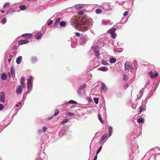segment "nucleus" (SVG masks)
Listing matches in <instances>:
<instances>
[{"instance_id": "obj_1", "label": "nucleus", "mask_w": 160, "mask_h": 160, "mask_svg": "<svg viewBox=\"0 0 160 160\" xmlns=\"http://www.w3.org/2000/svg\"><path fill=\"white\" fill-rule=\"evenodd\" d=\"M71 23L73 27L78 28L79 30L82 31L87 30L92 25L88 20H81L77 17H74L72 19Z\"/></svg>"}, {"instance_id": "obj_2", "label": "nucleus", "mask_w": 160, "mask_h": 160, "mask_svg": "<svg viewBox=\"0 0 160 160\" xmlns=\"http://www.w3.org/2000/svg\"><path fill=\"white\" fill-rule=\"evenodd\" d=\"M124 67L125 71L131 70L132 68V63L129 62H127L125 63Z\"/></svg>"}, {"instance_id": "obj_3", "label": "nucleus", "mask_w": 160, "mask_h": 160, "mask_svg": "<svg viewBox=\"0 0 160 160\" xmlns=\"http://www.w3.org/2000/svg\"><path fill=\"white\" fill-rule=\"evenodd\" d=\"M22 88L21 86L19 85L17 88L16 92L18 94H20L22 92Z\"/></svg>"}, {"instance_id": "obj_4", "label": "nucleus", "mask_w": 160, "mask_h": 160, "mask_svg": "<svg viewBox=\"0 0 160 160\" xmlns=\"http://www.w3.org/2000/svg\"><path fill=\"white\" fill-rule=\"evenodd\" d=\"M47 145V144L45 142V141H42V144L41 145L40 148L41 150H43L45 148L46 146Z\"/></svg>"}, {"instance_id": "obj_5", "label": "nucleus", "mask_w": 160, "mask_h": 160, "mask_svg": "<svg viewBox=\"0 0 160 160\" xmlns=\"http://www.w3.org/2000/svg\"><path fill=\"white\" fill-rule=\"evenodd\" d=\"M21 83V86L23 88H26V84L24 82L25 81V78L24 77H22L20 79Z\"/></svg>"}, {"instance_id": "obj_6", "label": "nucleus", "mask_w": 160, "mask_h": 160, "mask_svg": "<svg viewBox=\"0 0 160 160\" xmlns=\"http://www.w3.org/2000/svg\"><path fill=\"white\" fill-rule=\"evenodd\" d=\"M29 42V41L27 40H24L19 41L18 42V44L19 45H21L23 44H25L28 43Z\"/></svg>"}, {"instance_id": "obj_7", "label": "nucleus", "mask_w": 160, "mask_h": 160, "mask_svg": "<svg viewBox=\"0 0 160 160\" xmlns=\"http://www.w3.org/2000/svg\"><path fill=\"white\" fill-rule=\"evenodd\" d=\"M22 36L26 39H29L31 38L32 35V34L26 33L22 35Z\"/></svg>"}, {"instance_id": "obj_8", "label": "nucleus", "mask_w": 160, "mask_h": 160, "mask_svg": "<svg viewBox=\"0 0 160 160\" xmlns=\"http://www.w3.org/2000/svg\"><path fill=\"white\" fill-rule=\"evenodd\" d=\"M22 57L21 56H19L16 59V62L17 64H20L22 61Z\"/></svg>"}, {"instance_id": "obj_9", "label": "nucleus", "mask_w": 160, "mask_h": 160, "mask_svg": "<svg viewBox=\"0 0 160 160\" xmlns=\"http://www.w3.org/2000/svg\"><path fill=\"white\" fill-rule=\"evenodd\" d=\"M42 34L41 32L38 33L35 36V38L37 39H40L42 36Z\"/></svg>"}, {"instance_id": "obj_10", "label": "nucleus", "mask_w": 160, "mask_h": 160, "mask_svg": "<svg viewBox=\"0 0 160 160\" xmlns=\"http://www.w3.org/2000/svg\"><path fill=\"white\" fill-rule=\"evenodd\" d=\"M32 86V82H27V87L28 90L31 89Z\"/></svg>"}, {"instance_id": "obj_11", "label": "nucleus", "mask_w": 160, "mask_h": 160, "mask_svg": "<svg viewBox=\"0 0 160 160\" xmlns=\"http://www.w3.org/2000/svg\"><path fill=\"white\" fill-rule=\"evenodd\" d=\"M10 72L12 77H14L15 76L14 74V70L13 67L12 66L10 68Z\"/></svg>"}, {"instance_id": "obj_12", "label": "nucleus", "mask_w": 160, "mask_h": 160, "mask_svg": "<svg viewBox=\"0 0 160 160\" xmlns=\"http://www.w3.org/2000/svg\"><path fill=\"white\" fill-rule=\"evenodd\" d=\"M46 156V154L44 152H42L40 153L39 156L42 160H44Z\"/></svg>"}, {"instance_id": "obj_13", "label": "nucleus", "mask_w": 160, "mask_h": 160, "mask_svg": "<svg viewBox=\"0 0 160 160\" xmlns=\"http://www.w3.org/2000/svg\"><path fill=\"white\" fill-rule=\"evenodd\" d=\"M2 93H3V95H1L0 96V101L2 102L3 103L5 102V97L4 96V93L3 92H2Z\"/></svg>"}, {"instance_id": "obj_14", "label": "nucleus", "mask_w": 160, "mask_h": 160, "mask_svg": "<svg viewBox=\"0 0 160 160\" xmlns=\"http://www.w3.org/2000/svg\"><path fill=\"white\" fill-rule=\"evenodd\" d=\"M116 30V29L115 28H112L110 29L109 30H108V33L111 34V33L115 32V31Z\"/></svg>"}, {"instance_id": "obj_15", "label": "nucleus", "mask_w": 160, "mask_h": 160, "mask_svg": "<svg viewBox=\"0 0 160 160\" xmlns=\"http://www.w3.org/2000/svg\"><path fill=\"white\" fill-rule=\"evenodd\" d=\"M109 61L111 63H114L116 62V60L114 58H110Z\"/></svg>"}, {"instance_id": "obj_16", "label": "nucleus", "mask_w": 160, "mask_h": 160, "mask_svg": "<svg viewBox=\"0 0 160 160\" xmlns=\"http://www.w3.org/2000/svg\"><path fill=\"white\" fill-rule=\"evenodd\" d=\"M7 75L4 73L2 74L1 76V78L3 80H6L7 79Z\"/></svg>"}, {"instance_id": "obj_17", "label": "nucleus", "mask_w": 160, "mask_h": 160, "mask_svg": "<svg viewBox=\"0 0 160 160\" xmlns=\"http://www.w3.org/2000/svg\"><path fill=\"white\" fill-rule=\"evenodd\" d=\"M112 132V127H109V136L110 137L111 136Z\"/></svg>"}, {"instance_id": "obj_18", "label": "nucleus", "mask_w": 160, "mask_h": 160, "mask_svg": "<svg viewBox=\"0 0 160 160\" xmlns=\"http://www.w3.org/2000/svg\"><path fill=\"white\" fill-rule=\"evenodd\" d=\"M19 8L22 10H24L27 8V7L25 5H21L20 6Z\"/></svg>"}, {"instance_id": "obj_19", "label": "nucleus", "mask_w": 160, "mask_h": 160, "mask_svg": "<svg viewBox=\"0 0 160 160\" xmlns=\"http://www.w3.org/2000/svg\"><path fill=\"white\" fill-rule=\"evenodd\" d=\"M101 85L102 86L101 88V91H105V87L104 83L103 82H102L101 83Z\"/></svg>"}, {"instance_id": "obj_20", "label": "nucleus", "mask_w": 160, "mask_h": 160, "mask_svg": "<svg viewBox=\"0 0 160 160\" xmlns=\"http://www.w3.org/2000/svg\"><path fill=\"white\" fill-rule=\"evenodd\" d=\"M139 112L138 113V114H140L144 110V107L142 106H141L139 107Z\"/></svg>"}, {"instance_id": "obj_21", "label": "nucleus", "mask_w": 160, "mask_h": 160, "mask_svg": "<svg viewBox=\"0 0 160 160\" xmlns=\"http://www.w3.org/2000/svg\"><path fill=\"white\" fill-rule=\"evenodd\" d=\"M102 12V9L99 8L96 9L95 10V12L97 14H99L101 13Z\"/></svg>"}, {"instance_id": "obj_22", "label": "nucleus", "mask_w": 160, "mask_h": 160, "mask_svg": "<svg viewBox=\"0 0 160 160\" xmlns=\"http://www.w3.org/2000/svg\"><path fill=\"white\" fill-rule=\"evenodd\" d=\"M144 122V120L142 118H139L137 120V122L139 123H141Z\"/></svg>"}, {"instance_id": "obj_23", "label": "nucleus", "mask_w": 160, "mask_h": 160, "mask_svg": "<svg viewBox=\"0 0 160 160\" xmlns=\"http://www.w3.org/2000/svg\"><path fill=\"white\" fill-rule=\"evenodd\" d=\"M86 87V85L85 84H83L79 88V90H82L84 89Z\"/></svg>"}, {"instance_id": "obj_24", "label": "nucleus", "mask_w": 160, "mask_h": 160, "mask_svg": "<svg viewBox=\"0 0 160 160\" xmlns=\"http://www.w3.org/2000/svg\"><path fill=\"white\" fill-rule=\"evenodd\" d=\"M60 25L61 26L63 27L66 24V23L64 21H62L60 22Z\"/></svg>"}, {"instance_id": "obj_25", "label": "nucleus", "mask_w": 160, "mask_h": 160, "mask_svg": "<svg viewBox=\"0 0 160 160\" xmlns=\"http://www.w3.org/2000/svg\"><path fill=\"white\" fill-rule=\"evenodd\" d=\"M101 62L102 64L103 65H108V63H107L106 61L104 60H101Z\"/></svg>"}, {"instance_id": "obj_26", "label": "nucleus", "mask_w": 160, "mask_h": 160, "mask_svg": "<svg viewBox=\"0 0 160 160\" xmlns=\"http://www.w3.org/2000/svg\"><path fill=\"white\" fill-rule=\"evenodd\" d=\"M98 119H99L100 121L101 122L103 123L104 122V121L102 119V118H101V116H100V114H98Z\"/></svg>"}, {"instance_id": "obj_27", "label": "nucleus", "mask_w": 160, "mask_h": 160, "mask_svg": "<svg viewBox=\"0 0 160 160\" xmlns=\"http://www.w3.org/2000/svg\"><path fill=\"white\" fill-rule=\"evenodd\" d=\"M98 100L99 98H93V100L94 101V102L97 104H98Z\"/></svg>"}, {"instance_id": "obj_28", "label": "nucleus", "mask_w": 160, "mask_h": 160, "mask_svg": "<svg viewBox=\"0 0 160 160\" xmlns=\"http://www.w3.org/2000/svg\"><path fill=\"white\" fill-rule=\"evenodd\" d=\"M95 55L96 56H99L100 55V53L99 52V51L98 50H94Z\"/></svg>"}, {"instance_id": "obj_29", "label": "nucleus", "mask_w": 160, "mask_h": 160, "mask_svg": "<svg viewBox=\"0 0 160 160\" xmlns=\"http://www.w3.org/2000/svg\"><path fill=\"white\" fill-rule=\"evenodd\" d=\"M98 70L100 71H105L107 70V68L104 67H102L101 68H99Z\"/></svg>"}, {"instance_id": "obj_30", "label": "nucleus", "mask_w": 160, "mask_h": 160, "mask_svg": "<svg viewBox=\"0 0 160 160\" xmlns=\"http://www.w3.org/2000/svg\"><path fill=\"white\" fill-rule=\"evenodd\" d=\"M59 113V111L58 110V109H56L55 110V113L53 115V117H55L56 116H57Z\"/></svg>"}, {"instance_id": "obj_31", "label": "nucleus", "mask_w": 160, "mask_h": 160, "mask_svg": "<svg viewBox=\"0 0 160 160\" xmlns=\"http://www.w3.org/2000/svg\"><path fill=\"white\" fill-rule=\"evenodd\" d=\"M102 148V146L99 147V148L98 149L97 151V152H96L97 154H98L99 153V152L101 151Z\"/></svg>"}, {"instance_id": "obj_32", "label": "nucleus", "mask_w": 160, "mask_h": 160, "mask_svg": "<svg viewBox=\"0 0 160 160\" xmlns=\"http://www.w3.org/2000/svg\"><path fill=\"white\" fill-rule=\"evenodd\" d=\"M7 21V19L5 18H3L2 19L1 22L3 24H4Z\"/></svg>"}, {"instance_id": "obj_33", "label": "nucleus", "mask_w": 160, "mask_h": 160, "mask_svg": "<svg viewBox=\"0 0 160 160\" xmlns=\"http://www.w3.org/2000/svg\"><path fill=\"white\" fill-rule=\"evenodd\" d=\"M108 134L107 133H106L104 134L102 137L101 138V140H104L106 137L107 136Z\"/></svg>"}, {"instance_id": "obj_34", "label": "nucleus", "mask_w": 160, "mask_h": 160, "mask_svg": "<svg viewBox=\"0 0 160 160\" xmlns=\"http://www.w3.org/2000/svg\"><path fill=\"white\" fill-rule=\"evenodd\" d=\"M68 102L72 104H77V102L76 101L72 100H71L69 101Z\"/></svg>"}, {"instance_id": "obj_35", "label": "nucleus", "mask_w": 160, "mask_h": 160, "mask_svg": "<svg viewBox=\"0 0 160 160\" xmlns=\"http://www.w3.org/2000/svg\"><path fill=\"white\" fill-rule=\"evenodd\" d=\"M149 74L150 75V78H152V77H154V75L153 72L152 71H150V72H149Z\"/></svg>"}, {"instance_id": "obj_36", "label": "nucleus", "mask_w": 160, "mask_h": 160, "mask_svg": "<svg viewBox=\"0 0 160 160\" xmlns=\"http://www.w3.org/2000/svg\"><path fill=\"white\" fill-rule=\"evenodd\" d=\"M81 6L82 5L81 4H78L75 6V8L77 9H79L81 8Z\"/></svg>"}, {"instance_id": "obj_37", "label": "nucleus", "mask_w": 160, "mask_h": 160, "mask_svg": "<svg viewBox=\"0 0 160 160\" xmlns=\"http://www.w3.org/2000/svg\"><path fill=\"white\" fill-rule=\"evenodd\" d=\"M33 79V78L31 76H29V79H28V82H32V80Z\"/></svg>"}, {"instance_id": "obj_38", "label": "nucleus", "mask_w": 160, "mask_h": 160, "mask_svg": "<svg viewBox=\"0 0 160 160\" xmlns=\"http://www.w3.org/2000/svg\"><path fill=\"white\" fill-rule=\"evenodd\" d=\"M111 34L112 37L113 38H116V34L115 32L111 33Z\"/></svg>"}, {"instance_id": "obj_39", "label": "nucleus", "mask_w": 160, "mask_h": 160, "mask_svg": "<svg viewBox=\"0 0 160 160\" xmlns=\"http://www.w3.org/2000/svg\"><path fill=\"white\" fill-rule=\"evenodd\" d=\"M158 73L155 72V74H154V77H152V79H153L154 78H155L158 77Z\"/></svg>"}, {"instance_id": "obj_40", "label": "nucleus", "mask_w": 160, "mask_h": 160, "mask_svg": "<svg viewBox=\"0 0 160 160\" xmlns=\"http://www.w3.org/2000/svg\"><path fill=\"white\" fill-rule=\"evenodd\" d=\"M128 77L127 75H123V79L124 80L127 81V79H128Z\"/></svg>"}, {"instance_id": "obj_41", "label": "nucleus", "mask_w": 160, "mask_h": 160, "mask_svg": "<svg viewBox=\"0 0 160 160\" xmlns=\"http://www.w3.org/2000/svg\"><path fill=\"white\" fill-rule=\"evenodd\" d=\"M3 108V106L2 104H0V110L1 111L2 110Z\"/></svg>"}, {"instance_id": "obj_42", "label": "nucleus", "mask_w": 160, "mask_h": 160, "mask_svg": "<svg viewBox=\"0 0 160 160\" xmlns=\"http://www.w3.org/2000/svg\"><path fill=\"white\" fill-rule=\"evenodd\" d=\"M143 92H144L143 89H142L141 90L140 92V94L141 96H142V94L143 93Z\"/></svg>"}, {"instance_id": "obj_43", "label": "nucleus", "mask_w": 160, "mask_h": 160, "mask_svg": "<svg viewBox=\"0 0 160 160\" xmlns=\"http://www.w3.org/2000/svg\"><path fill=\"white\" fill-rule=\"evenodd\" d=\"M9 5V3H6L3 6V7L5 8Z\"/></svg>"}, {"instance_id": "obj_44", "label": "nucleus", "mask_w": 160, "mask_h": 160, "mask_svg": "<svg viewBox=\"0 0 160 160\" xmlns=\"http://www.w3.org/2000/svg\"><path fill=\"white\" fill-rule=\"evenodd\" d=\"M58 25V23L55 22L54 25V28H56Z\"/></svg>"}, {"instance_id": "obj_45", "label": "nucleus", "mask_w": 160, "mask_h": 160, "mask_svg": "<svg viewBox=\"0 0 160 160\" xmlns=\"http://www.w3.org/2000/svg\"><path fill=\"white\" fill-rule=\"evenodd\" d=\"M78 13L80 15H82L84 13V12L82 10H81L78 12Z\"/></svg>"}, {"instance_id": "obj_46", "label": "nucleus", "mask_w": 160, "mask_h": 160, "mask_svg": "<svg viewBox=\"0 0 160 160\" xmlns=\"http://www.w3.org/2000/svg\"><path fill=\"white\" fill-rule=\"evenodd\" d=\"M60 18H58L56 19L55 22L59 23L60 22Z\"/></svg>"}, {"instance_id": "obj_47", "label": "nucleus", "mask_w": 160, "mask_h": 160, "mask_svg": "<svg viewBox=\"0 0 160 160\" xmlns=\"http://www.w3.org/2000/svg\"><path fill=\"white\" fill-rule=\"evenodd\" d=\"M47 129V128L46 127H43L42 128V131L43 132H45Z\"/></svg>"}, {"instance_id": "obj_48", "label": "nucleus", "mask_w": 160, "mask_h": 160, "mask_svg": "<svg viewBox=\"0 0 160 160\" xmlns=\"http://www.w3.org/2000/svg\"><path fill=\"white\" fill-rule=\"evenodd\" d=\"M53 117H54L53 116L52 117H51V116L49 118H46V121H48L49 120H50V119H51Z\"/></svg>"}, {"instance_id": "obj_49", "label": "nucleus", "mask_w": 160, "mask_h": 160, "mask_svg": "<svg viewBox=\"0 0 160 160\" xmlns=\"http://www.w3.org/2000/svg\"><path fill=\"white\" fill-rule=\"evenodd\" d=\"M128 13V11H125L124 12V13L123 14V15L124 16H126L127 15Z\"/></svg>"}, {"instance_id": "obj_50", "label": "nucleus", "mask_w": 160, "mask_h": 160, "mask_svg": "<svg viewBox=\"0 0 160 160\" xmlns=\"http://www.w3.org/2000/svg\"><path fill=\"white\" fill-rule=\"evenodd\" d=\"M105 142H104V141H100V144H101V146H102V145Z\"/></svg>"}, {"instance_id": "obj_51", "label": "nucleus", "mask_w": 160, "mask_h": 160, "mask_svg": "<svg viewBox=\"0 0 160 160\" xmlns=\"http://www.w3.org/2000/svg\"><path fill=\"white\" fill-rule=\"evenodd\" d=\"M63 121H64V122H65V123H67V122H68L69 119H64L63 120Z\"/></svg>"}, {"instance_id": "obj_52", "label": "nucleus", "mask_w": 160, "mask_h": 160, "mask_svg": "<svg viewBox=\"0 0 160 160\" xmlns=\"http://www.w3.org/2000/svg\"><path fill=\"white\" fill-rule=\"evenodd\" d=\"M81 40L83 41H84L85 40V38L84 37H82L81 38Z\"/></svg>"}, {"instance_id": "obj_53", "label": "nucleus", "mask_w": 160, "mask_h": 160, "mask_svg": "<svg viewBox=\"0 0 160 160\" xmlns=\"http://www.w3.org/2000/svg\"><path fill=\"white\" fill-rule=\"evenodd\" d=\"M75 34H76V36H77V37H79L80 35V33L79 32L76 33Z\"/></svg>"}, {"instance_id": "obj_54", "label": "nucleus", "mask_w": 160, "mask_h": 160, "mask_svg": "<svg viewBox=\"0 0 160 160\" xmlns=\"http://www.w3.org/2000/svg\"><path fill=\"white\" fill-rule=\"evenodd\" d=\"M52 20H50V22L48 23V25H49L50 24H52Z\"/></svg>"}, {"instance_id": "obj_55", "label": "nucleus", "mask_w": 160, "mask_h": 160, "mask_svg": "<svg viewBox=\"0 0 160 160\" xmlns=\"http://www.w3.org/2000/svg\"><path fill=\"white\" fill-rule=\"evenodd\" d=\"M68 114L70 116H72L74 115V114L72 112H68Z\"/></svg>"}, {"instance_id": "obj_56", "label": "nucleus", "mask_w": 160, "mask_h": 160, "mask_svg": "<svg viewBox=\"0 0 160 160\" xmlns=\"http://www.w3.org/2000/svg\"><path fill=\"white\" fill-rule=\"evenodd\" d=\"M97 157H98L97 154H96V155H95V156L94 157L93 160H97Z\"/></svg>"}, {"instance_id": "obj_57", "label": "nucleus", "mask_w": 160, "mask_h": 160, "mask_svg": "<svg viewBox=\"0 0 160 160\" xmlns=\"http://www.w3.org/2000/svg\"><path fill=\"white\" fill-rule=\"evenodd\" d=\"M36 160H42V159H41V158H40L39 156L37 157Z\"/></svg>"}, {"instance_id": "obj_58", "label": "nucleus", "mask_w": 160, "mask_h": 160, "mask_svg": "<svg viewBox=\"0 0 160 160\" xmlns=\"http://www.w3.org/2000/svg\"><path fill=\"white\" fill-rule=\"evenodd\" d=\"M42 133V130L41 129H39L38 131V133L39 134H40Z\"/></svg>"}, {"instance_id": "obj_59", "label": "nucleus", "mask_w": 160, "mask_h": 160, "mask_svg": "<svg viewBox=\"0 0 160 160\" xmlns=\"http://www.w3.org/2000/svg\"><path fill=\"white\" fill-rule=\"evenodd\" d=\"M32 60L33 62H34L35 61H37V59L35 58H33L32 59Z\"/></svg>"}, {"instance_id": "obj_60", "label": "nucleus", "mask_w": 160, "mask_h": 160, "mask_svg": "<svg viewBox=\"0 0 160 160\" xmlns=\"http://www.w3.org/2000/svg\"><path fill=\"white\" fill-rule=\"evenodd\" d=\"M64 123H65L64 122V121H62L61 122V124H64Z\"/></svg>"}, {"instance_id": "obj_61", "label": "nucleus", "mask_w": 160, "mask_h": 160, "mask_svg": "<svg viewBox=\"0 0 160 160\" xmlns=\"http://www.w3.org/2000/svg\"><path fill=\"white\" fill-rule=\"evenodd\" d=\"M13 55H9V58H10L12 59V58H13Z\"/></svg>"}, {"instance_id": "obj_62", "label": "nucleus", "mask_w": 160, "mask_h": 160, "mask_svg": "<svg viewBox=\"0 0 160 160\" xmlns=\"http://www.w3.org/2000/svg\"><path fill=\"white\" fill-rule=\"evenodd\" d=\"M12 59L11 58H9L8 59V61L9 62H10L11 60Z\"/></svg>"}, {"instance_id": "obj_63", "label": "nucleus", "mask_w": 160, "mask_h": 160, "mask_svg": "<svg viewBox=\"0 0 160 160\" xmlns=\"http://www.w3.org/2000/svg\"><path fill=\"white\" fill-rule=\"evenodd\" d=\"M0 12L3 13L4 12V11L2 10H1Z\"/></svg>"}, {"instance_id": "obj_64", "label": "nucleus", "mask_w": 160, "mask_h": 160, "mask_svg": "<svg viewBox=\"0 0 160 160\" xmlns=\"http://www.w3.org/2000/svg\"><path fill=\"white\" fill-rule=\"evenodd\" d=\"M92 141L91 143V144H90V147L91 146V145H92Z\"/></svg>"}]
</instances>
